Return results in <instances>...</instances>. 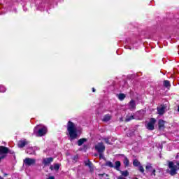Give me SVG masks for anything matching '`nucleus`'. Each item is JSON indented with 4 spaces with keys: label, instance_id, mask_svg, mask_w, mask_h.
<instances>
[{
    "label": "nucleus",
    "instance_id": "1",
    "mask_svg": "<svg viewBox=\"0 0 179 179\" xmlns=\"http://www.w3.org/2000/svg\"><path fill=\"white\" fill-rule=\"evenodd\" d=\"M67 131L71 141H73V139L78 138V129L73 122L69 121L67 124Z\"/></svg>",
    "mask_w": 179,
    "mask_h": 179
},
{
    "label": "nucleus",
    "instance_id": "2",
    "mask_svg": "<svg viewBox=\"0 0 179 179\" xmlns=\"http://www.w3.org/2000/svg\"><path fill=\"white\" fill-rule=\"evenodd\" d=\"M47 127L43 124L37 125L34 129L36 136H44L47 134Z\"/></svg>",
    "mask_w": 179,
    "mask_h": 179
},
{
    "label": "nucleus",
    "instance_id": "3",
    "mask_svg": "<svg viewBox=\"0 0 179 179\" xmlns=\"http://www.w3.org/2000/svg\"><path fill=\"white\" fill-rule=\"evenodd\" d=\"M168 167L170 169L169 173L171 176H176V174H177L178 168L177 166L174 164V162H169Z\"/></svg>",
    "mask_w": 179,
    "mask_h": 179
},
{
    "label": "nucleus",
    "instance_id": "4",
    "mask_svg": "<svg viewBox=\"0 0 179 179\" xmlns=\"http://www.w3.org/2000/svg\"><path fill=\"white\" fill-rule=\"evenodd\" d=\"M155 124H156V119H150L149 122L146 123L145 127L149 131H153L155 129Z\"/></svg>",
    "mask_w": 179,
    "mask_h": 179
},
{
    "label": "nucleus",
    "instance_id": "5",
    "mask_svg": "<svg viewBox=\"0 0 179 179\" xmlns=\"http://www.w3.org/2000/svg\"><path fill=\"white\" fill-rule=\"evenodd\" d=\"M95 149L98 152V153H103V152L106 150V146H104V144H103V143H98L95 145Z\"/></svg>",
    "mask_w": 179,
    "mask_h": 179
},
{
    "label": "nucleus",
    "instance_id": "6",
    "mask_svg": "<svg viewBox=\"0 0 179 179\" xmlns=\"http://www.w3.org/2000/svg\"><path fill=\"white\" fill-rule=\"evenodd\" d=\"M24 164L28 166H34V164H36V159L32 158H25L24 159Z\"/></svg>",
    "mask_w": 179,
    "mask_h": 179
},
{
    "label": "nucleus",
    "instance_id": "7",
    "mask_svg": "<svg viewBox=\"0 0 179 179\" xmlns=\"http://www.w3.org/2000/svg\"><path fill=\"white\" fill-rule=\"evenodd\" d=\"M131 120H142V117H136L134 115L129 113L125 119L126 122H129Z\"/></svg>",
    "mask_w": 179,
    "mask_h": 179
},
{
    "label": "nucleus",
    "instance_id": "8",
    "mask_svg": "<svg viewBox=\"0 0 179 179\" xmlns=\"http://www.w3.org/2000/svg\"><path fill=\"white\" fill-rule=\"evenodd\" d=\"M128 108L129 110H131V111H134L135 108H136V103L134 100H131L128 103Z\"/></svg>",
    "mask_w": 179,
    "mask_h": 179
},
{
    "label": "nucleus",
    "instance_id": "9",
    "mask_svg": "<svg viewBox=\"0 0 179 179\" xmlns=\"http://www.w3.org/2000/svg\"><path fill=\"white\" fill-rule=\"evenodd\" d=\"M167 111V106L164 104H161L157 106V112L158 113H166Z\"/></svg>",
    "mask_w": 179,
    "mask_h": 179
},
{
    "label": "nucleus",
    "instance_id": "10",
    "mask_svg": "<svg viewBox=\"0 0 179 179\" xmlns=\"http://www.w3.org/2000/svg\"><path fill=\"white\" fill-rule=\"evenodd\" d=\"M36 150H38V148L36 147H31L27 148L26 152L28 155H34Z\"/></svg>",
    "mask_w": 179,
    "mask_h": 179
},
{
    "label": "nucleus",
    "instance_id": "11",
    "mask_svg": "<svg viewBox=\"0 0 179 179\" xmlns=\"http://www.w3.org/2000/svg\"><path fill=\"white\" fill-rule=\"evenodd\" d=\"M28 143L29 142L26 140L20 141L18 142V148H24Z\"/></svg>",
    "mask_w": 179,
    "mask_h": 179
},
{
    "label": "nucleus",
    "instance_id": "12",
    "mask_svg": "<svg viewBox=\"0 0 179 179\" xmlns=\"http://www.w3.org/2000/svg\"><path fill=\"white\" fill-rule=\"evenodd\" d=\"M54 161V158L52 157H49V158H45L43 159V163L44 164H50V163H52V162Z\"/></svg>",
    "mask_w": 179,
    "mask_h": 179
},
{
    "label": "nucleus",
    "instance_id": "13",
    "mask_svg": "<svg viewBox=\"0 0 179 179\" xmlns=\"http://www.w3.org/2000/svg\"><path fill=\"white\" fill-rule=\"evenodd\" d=\"M166 122L164 120H160L158 122V126L159 129H164V124Z\"/></svg>",
    "mask_w": 179,
    "mask_h": 179
},
{
    "label": "nucleus",
    "instance_id": "14",
    "mask_svg": "<svg viewBox=\"0 0 179 179\" xmlns=\"http://www.w3.org/2000/svg\"><path fill=\"white\" fill-rule=\"evenodd\" d=\"M85 166H87L90 169V171H92L93 170V164H92V162L89 160H86L85 161Z\"/></svg>",
    "mask_w": 179,
    "mask_h": 179
},
{
    "label": "nucleus",
    "instance_id": "15",
    "mask_svg": "<svg viewBox=\"0 0 179 179\" xmlns=\"http://www.w3.org/2000/svg\"><path fill=\"white\" fill-rule=\"evenodd\" d=\"M163 85L164 87H167V88H169L171 86V85L170 84V81L167 80H164Z\"/></svg>",
    "mask_w": 179,
    "mask_h": 179
},
{
    "label": "nucleus",
    "instance_id": "16",
    "mask_svg": "<svg viewBox=\"0 0 179 179\" xmlns=\"http://www.w3.org/2000/svg\"><path fill=\"white\" fill-rule=\"evenodd\" d=\"M87 139L86 138H80V140H78V146H82V145L85 143L87 142Z\"/></svg>",
    "mask_w": 179,
    "mask_h": 179
},
{
    "label": "nucleus",
    "instance_id": "17",
    "mask_svg": "<svg viewBox=\"0 0 179 179\" xmlns=\"http://www.w3.org/2000/svg\"><path fill=\"white\" fill-rule=\"evenodd\" d=\"M123 163L125 167H128V166H129V159H128V157H124Z\"/></svg>",
    "mask_w": 179,
    "mask_h": 179
},
{
    "label": "nucleus",
    "instance_id": "18",
    "mask_svg": "<svg viewBox=\"0 0 179 179\" xmlns=\"http://www.w3.org/2000/svg\"><path fill=\"white\" fill-rule=\"evenodd\" d=\"M115 166H113L115 170H120V167H121V162L120 161H117L115 163Z\"/></svg>",
    "mask_w": 179,
    "mask_h": 179
},
{
    "label": "nucleus",
    "instance_id": "19",
    "mask_svg": "<svg viewBox=\"0 0 179 179\" xmlns=\"http://www.w3.org/2000/svg\"><path fill=\"white\" fill-rule=\"evenodd\" d=\"M51 170H55L56 171H58L59 170V164H56L54 166H50Z\"/></svg>",
    "mask_w": 179,
    "mask_h": 179
},
{
    "label": "nucleus",
    "instance_id": "20",
    "mask_svg": "<svg viewBox=\"0 0 179 179\" xmlns=\"http://www.w3.org/2000/svg\"><path fill=\"white\" fill-rule=\"evenodd\" d=\"M109 120H111V116H110V115L108 114V115H106L104 116V117H103V121L104 122H108V121Z\"/></svg>",
    "mask_w": 179,
    "mask_h": 179
},
{
    "label": "nucleus",
    "instance_id": "21",
    "mask_svg": "<svg viewBox=\"0 0 179 179\" xmlns=\"http://www.w3.org/2000/svg\"><path fill=\"white\" fill-rule=\"evenodd\" d=\"M133 165L135 166V167H139L141 166V162H139V161H138L137 159H135L134 160L133 162Z\"/></svg>",
    "mask_w": 179,
    "mask_h": 179
},
{
    "label": "nucleus",
    "instance_id": "22",
    "mask_svg": "<svg viewBox=\"0 0 179 179\" xmlns=\"http://www.w3.org/2000/svg\"><path fill=\"white\" fill-rule=\"evenodd\" d=\"M125 97H126L125 94H118V99L121 101H122V100H124V99H125Z\"/></svg>",
    "mask_w": 179,
    "mask_h": 179
},
{
    "label": "nucleus",
    "instance_id": "23",
    "mask_svg": "<svg viewBox=\"0 0 179 179\" xmlns=\"http://www.w3.org/2000/svg\"><path fill=\"white\" fill-rule=\"evenodd\" d=\"M6 92V87L5 86L1 85H0V93H5Z\"/></svg>",
    "mask_w": 179,
    "mask_h": 179
},
{
    "label": "nucleus",
    "instance_id": "24",
    "mask_svg": "<svg viewBox=\"0 0 179 179\" xmlns=\"http://www.w3.org/2000/svg\"><path fill=\"white\" fill-rule=\"evenodd\" d=\"M106 166H107L108 167H110V168L114 167V164H113V162H111L110 161L106 162Z\"/></svg>",
    "mask_w": 179,
    "mask_h": 179
},
{
    "label": "nucleus",
    "instance_id": "25",
    "mask_svg": "<svg viewBox=\"0 0 179 179\" xmlns=\"http://www.w3.org/2000/svg\"><path fill=\"white\" fill-rule=\"evenodd\" d=\"M122 176H123L124 177H128V176H129V173L128 172V171H124L121 172Z\"/></svg>",
    "mask_w": 179,
    "mask_h": 179
},
{
    "label": "nucleus",
    "instance_id": "26",
    "mask_svg": "<svg viewBox=\"0 0 179 179\" xmlns=\"http://www.w3.org/2000/svg\"><path fill=\"white\" fill-rule=\"evenodd\" d=\"M138 170H139V171H141V173H145V169H143V166H142V165H140L139 166H138Z\"/></svg>",
    "mask_w": 179,
    "mask_h": 179
},
{
    "label": "nucleus",
    "instance_id": "27",
    "mask_svg": "<svg viewBox=\"0 0 179 179\" xmlns=\"http://www.w3.org/2000/svg\"><path fill=\"white\" fill-rule=\"evenodd\" d=\"M145 169L146 170H150V169H152V164H150V163L147 164Z\"/></svg>",
    "mask_w": 179,
    "mask_h": 179
},
{
    "label": "nucleus",
    "instance_id": "28",
    "mask_svg": "<svg viewBox=\"0 0 179 179\" xmlns=\"http://www.w3.org/2000/svg\"><path fill=\"white\" fill-rule=\"evenodd\" d=\"M99 158L104 159V155H103V152H99Z\"/></svg>",
    "mask_w": 179,
    "mask_h": 179
},
{
    "label": "nucleus",
    "instance_id": "29",
    "mask_svg": "<svg viewBox=\"0 0 179 179\" xmlns=\"http://www.w3.org/2000/svg\"><path fill=\"white\" fill-rule=\"evenodd\" d=\"M105 142L106 143H108V145H110V141L108 140V138H105Z\"/></svg>",
    "mask_w": 179,
    "mask_h": 179
},
{
    "label": "nucleus",
    "instance_id": "30",
    "mask_svg": "<svg viewBox=\"0 0 179 179\" xmlns=\"http://www.w3.org/2000/svg\"><path fill=\"white\" fill-rule=\"evenodd\" d=\"M152 175L156 176V170L155 169H153Z\"/></svg>",
    "mask_w": 179,
    "mask_h": 179
},
{
    "label": "nucleus",
    "instance_id": "31",
    "mask_svg": "<svg viewBox=\"0 0 179 179\" xmlns=\"http://www.w3.org/2000/svg\"><path fill=\"white\" fill-rule=\"evenodd\" d=\"M117 179H125V178H124V177H122V176H119V177L117 178Z\"/></svg>",
    "mask_w": 179,
    "mask_h": 179
},
{
    "label": "nucleus",
    "instance_id": "32",
    "mask_svg": "<svg viewBox=\"0 0 179 179\" xmlns=\"http://www.w3.org/2000/svg\"><path fill=\"white\" fill-rule=\"evenodd\" d=\"M48 179H55L54 176H50Z\"/></svg>",
    "mask_w": 179,
    "mask_h": 179
},
{
    "label": "nucleus",
    "instance_id": "33",
    "mask_svg": "<svg viewBox=\"0 0 179 179\" xmlns=\"http://www.w3.org/2000/svg\"><path fill=\"white\" fill-rule=\"evenodd\" d=\"M176 159H179V152L177 153L176 157Z\"/></svg>",
    "mask_w": 179,
    "mask_h": 179
},
{
    "label": "nucleus",
    "instance_id": "34",
    "mask_svg": "<svg viewBox=\"0 0 179 179\" xmlns=\"http://www.w3.org/2000/svg\"><path fill=\"white\" fill-rule=\"evenodd\" d=\"M92 92H93V93H94V92H96V89H94V87L92 88Z\"/></svg>",
    "mask_w": 179,
    "mask_h": 179
},
{
    "label": "nucleus",
    "instance_id": "35",
    "mask_svg": "<svg viewBox=\"0 0 179 179\" xmlns=\"http://www.w3.org/2000/svg\"><path fill=\"white\" fill-rule=\"evenodd\" d=\"M176 164H177V166H178V170H179V162H176Z\"/></svg>",
    "mask_w": 179,
    "mask_h": 179
},
{
    "label": "nucleus",
    "instance_id": "36",
    "mask_svg": "<svg viewBox=\"0 0 179 179\" xmlns=\"http://www.w3.org/2000/svg\"><path fill=\"white\" fill-rule=\"evenodd\" d=\"M131 134H127V136H131Z\"/></svg>",
    "mask_w": 179,
    "mask_h": 179
},
{
    "label": "nucleus",
    "instance_id": "37",
    "mask_svg": "<svg viewBox=\"0 0 179 179\" xmlns=\"http://www.w3.org/2000/svg\"><path fill=\"white\" fill-rule=\"evenodd\" d=\"M0 179H3V178H2L1 176H0Z\"/></svg>",
    "mask_w": 179,
    "mask_h": 179
},
{
    "label": "nucleus",
    "instance_id": "38",
    "mask_svg": "<svg viewBox=\"0 0 179 179\" xmlns=\"http://www.w3.org/2000/svg\"><path fill=\"white\" fill-rule=\"evenodd\" d=\"M138 114V115H139V114H141V113H137Z\"/></svg>",
    "mask_w": 179,
    "mask_h": 179
},
{
    "label": "nucleus",
    "instance_id": "39",
    "mask_svg": "<svg viewBox=\"0 0 179 179\" xmlns=\"http://www.w3.org/2000/svg\"><path fill=\"white\" fill-rule=\"evenodd\" d=\"M135 179H138L137 178H136Z\"/></svg>",
    "mask_w": 179,
    "mask_h": 179
}]
</instances>
